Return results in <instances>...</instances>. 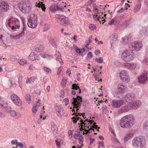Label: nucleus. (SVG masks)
Instances as JSON below:
<instances>
[{"instance_id": "obj_12", "label": "nucleus", "mask_w": 148, "mask_h": 148, "mask_svg": "<svg viewBox=\"0 0 148 148\" xmlns=\"http://www.w3.org/2000/svg\"><path fill=\"white\" fill-rule=\"evenodd\" d=\"M9 5L7 2H0V10L2 12H7L9 9Z\"/></svg>"}, {"instance_id": "obj_47", "label": "nucleus", "mask_w": 148, "mask_h": 148, "mask_svg": "<svg viewBox=\"0 0 148 148\" xmlns=\"http://www.w3.org/2000/svg\"><path fill=\"white\" fill-rule=\"evenodd\" d=\"M112 141L114 144H117L119 143V141L116 138H114L112 139Z\"/></svg>"}, {"instance_id": "obj_37", "label": "nucleus", "mask_w": 148, "mask_h": 148, "mask_svg": "<svg viewBox=\"0 0 148 148\" xmlns=\"http://www.w3.org/2000/svg\"><path fill=\"white\" fill-rule=\"evenodd\" d=\"M43 69L45 71L48 73H50L51 72V70L47 67L44 66L43 67Z\"/></svg>"}, {"instance_id": "obj_55", "label": "nucleus", "mask_w": 148, "mask_h": 148, "mask_svg": "<svg viewBox=\"0 0 148 148\" xmlns=\"http://www.w3.org/2000/svg\"><path fill=\"white\" fill-rule=\"evenodd\" d=\"M130 97H131L132 98H133V100H134V99H135L136 98L135 94L133 92L131 93L130 95Z\"/></svg>"}, {"instance_id": "obj_36", "label": "nucleus", "mask_w": 148, "mask_h": 148, "mask_svg": "<svg viewBox=\"0 0 148 148\" xmlns=\"http://www.w3.org/2000/svg\"><path fill=\"white\" fill-rule=\"evenodd\" d=\"M73 48L76 51V52L78 53H81V51L79 48L77 46L75 45H73Z\"/></svg>"}, {"instance_id": "obj_39", "label": "nucleus", "mask_w": 148, "mask_h": 148, "mask_svg": "<svg viewBox=\"0 0 148 148\" xmlns=\"http://www.w3.org/2000/svg\"><path fill=\"white\" fill-rule=\"evenodd\" d=\"M79 140V143L80 144H82L83 143L84 140V136L82 135H81L78 138Z\"/></svg>"}, {"instance_id": "obj_28", "label": "nucleus", "mask_w": 148, "mask_h": 148, "mask_svg": "<svg viewBox=\"0 0 148 148\" xmlns=\"http://www.w3.org/2000/svg\"><path fill=\"white\" fill-rule=\"evenodd\" d=\"M51 130L53 131V133L54 135H56L57 133L58 130L57 126L54 125H53L51 127Z\"/></svg>"}, {"instance_id": "obj_61", "label": "nucleus", "mask_w": 148, "mask_h": 148, "mask_svg": "<svg viewBox=\"0 0 148 148\" xmlns=\"http://www.w3.org/2000/svg\"><path fill=\"white\" fill-rule=\"evenodd\" d=\"M103 17H102L101 18L100 17H98L97 18V21H99L100 23H101V21H103L104 20V19H103Z\"/></svg>"}, {"instance_id": "obj_15", "label": "nucleus", "mask_w": 148, "mask_h": 148, "mask_svg": "<svg viewBox=\"0 0 148 148\" xmlns=\"http://www.w3.org/2000/svg\"><path fill=\"white\" fill-rule=\"evenodd\" d=\"M29 60L34 61L35 60H40V58L37 55H36L34 52H32L28 57Z\"/></svg>"}, {"instance_id": "obj_46", "label": "nucleus", "mask_w": 148, "mask_h": 148, "mask_svg": "<svg viewBox=\"0 0 148 148\" xmlns=\"http://www.w3.org/2000/svg\"><path fill=\"white\" fill-rule=\"evenodd\" d=\"M136 67V65L134 63L130 64V69L132 70L134 69Z\"/></svg>"}, {"instance_id": "obj_1", "label": "nucleus", "mask_w": 148, "mask_h": 148, "mask_svg": "<svg viewBox=\"0 0 148 148\" xmlns=\"http://www.w3.org/2000/svg\"><path fill=\"white\" fill-rule=\"evenodd\" d=\"M133 145L135 147L140 148H146V141L143 136H139L134 137L132 141Z\"/></svg>"}, {"instance_id": "obj_56", "label": "nucleus", "mask_w": 148, "mask_h": 148, "mask_svg": "<svg viewBox=\"0 0 148 148\" xmlns=\"http://www.w3.org/2000/svg\"><path fill=\"white\" fill-rule=\"evenodd\" d=\"M85 130V131L86 132V133H84V131H83V135H84L85 134H86L88 133H91L92 132V131H91V128L90 129H89L88 130Z\"/></svg>"}, {"instance_id": "obj_38", "label": "nucleus", "mask_w": 148, "mask_h": 148, "mask_svg": "<svg viewBox=\"0 0 148 148\" xmlns=\"http://www.w3.org/2000/svg\"><path fill=\"white\" fill-rule=\"evenodd\" d=\"M130 109L128 106H125L123 107L121 110L122 112H125L128 111Z\"/></svg>"}, {"instance_id": "obj_29", "label": "nucleus", "mask_w": 148, "mask_h": 148, "mask_svg": "<svg viewBox=\"0 0 148 148\" xmlns=\"http://www.w3.org/2000/svg\"><path fill=\"white\" fill-rule=\"evenodd\" d=\"M21 19L23 23V31L21 32L20 34H19V35L22 36L25 33L23 31V30H24L25 28V19L23 18H21Z\"/></svg>"}, {"instance_id": "obj_7", "label": "nucleus", "mask_w": 148, "mask_h": 148, "mask_svg": "<svg viewBox=\"0 0 148 148\" xmlns=\"http://www.w3.org/2000/svg\"><path fill=\"white\" fill-rule=\"evenodd\" d=\"M37 16L34 15L28 20L27 24L28 27L32 28H35L38 25L37 23Z\"/></svg>"}, {"instance_id": "obj_6", "label": "nucleus", "mask_w": 148, "mask_h": 148, "mask_svg": "<svg viewBox=\"0 0 148 148\" xmlns=\"http://www.w3.org/2000/svg\"><path fill=\"white\" fill-rule=\"evenodd\" d=\"M130 50L138 51L140 50L143 47L142 42L140 41L132 42L130 44Z\"/></svg>"}, {"instance_id": "obj_35", "label": "nucleus", "mask_w": 148, "mask_h": 148, "mask_svg": "<svg viewBox=\"0 0 148 148\" xmlns=\"http://www.w3.org/2000/svg\"><path fill=\"white\" fill-rule=\"evenodd\" d=\"M92 36H90L88 38V40H87L86 41V47L88 48L89 44L91 42V41L92 40Z\"/></svg>"}, {"instance_id": "obj_33", "label": "nucleus", "mask_w": 148, "mask_h": 148, "mask_svg": "<svg viewBox=\"0 0 148 148\" xmlns=\"http://www.w3.org/2000/svg\"><path fill=\"white\" fill-rule=\"evenodd\" d=\"M96 123L94 122L93 123V125H92L91 127V130L94 131V128H95V129L97 130V131H99V130L100 128V127H98V125H96Z\"/></svg>"}, {"instance_id": "obj_9", "label": "nucleus", "mask_w": 148, "mask_h": 148, "mask_svg": "<svg viewBox=\"0 0 148 148\" xmlns=\"http://www.w3.org/2000/svg\"><path fill=\"white\" fill-rule=\"evenodd\" d=\"M142 105V103L139 100L135 101L131 99L130 101V109L136 110L139 108Z\"/></svg>"}, {"instance_id": "obj_11", "label": "nucleus", "mask_w": 148, "mask_h": 148, "mask_svg": "<svg viewBox=\"0 0 148 148\" xmlns=\"http://www.w3.org/2000/svg\"><path fill=\"white\" fill-rule=\"evenodd\" d=\"M78 114H77V115L76 114L75 115L76 117H72L71 118V119H73V123H76L77 121V120H79V119H81L80 121V124L81 125V127L79 129H80V130L81 131V130H84V129L83 128V125L84 124V125H85V123L82 120V119H81V118L80 117H79V115L81 116V115H82L84 117V116L83 115V114H82L81 113L80 114L79 113H78Z\"/></svg>"}, {"instance_id": "obj_62", "label": "nucleus", "mask_w": 148, "mask_h": 148, "mask_svg": "<svg viewBox=\"0 0 148 148\" xmlns=\"http://www.w3.org/2000/svg\"><path fill=\"white\" fill-rule=\"evenodd\" d=\"M64 104L66 106H67L69 103V101L68 99L65 98L64 99Z\"/></svg>"}, {"instance_id": "obj_48", "label": "nucleus", "mask_w": 148, "mask_h": 148, "mask_svg": "<svg viewBox=\"0 0 148 148\" xmlns=\"http://www.w3.org/2000/svg\"><path fill=\"white\" fill-rule=\"evenodd\" d=\"M14 18H12L8 20V25L9 27H11V24L12 23V19H13Z\"/></svg>"}, {"instance_id": "obj_8", "label": "nucleus", "mask_w": 148, "mask_h": 148, "mask_svg": "<svg viewBox=\"0 0 148 148\" xmlns=\"http://www.w3.org/2000/svg\"><path fill=\"white\" fill-rule=\"evenodd\" d=\"M139 83L143 84L148 81V71H145L138 77Z\"/></svg>"}, {"instance_id": "obj_16", "label": "nucleus", "mask_w": 148, "mask_h": 148, "mask_svg": "<svg viewBox=\"0 0 148 148\" xmlns=\"http://www.w3.org/2000/svg\"><path fill=\"white\" fill-rule=\"evenodd\" d=\"M0 105L3 108H6L8 104L6 100L3 98H0Z\"/></svg>"}, {"instance_id": "obj_26", "label": "nucleus", "mask_w": 148, "mask_h": 148, "mask_svg": "<svg viewBox=\"0 0 148 148\" xmlns=\"http://www.w3.org/2000/svg\"><path fill=\"white\" fill-rule=\"evenodd\" d=\"M135 118L133 115L130 114V126L134 125L136 123Z\"/></svg>"}, {"instance_id": "obj_57", "label": "nucleus", "mask_w": 148, "mask_h": 148, "mask_svg": "<svg viewBox=\"0 0 148 148\" xmlns=\"http://www.w3.org/2000/svg\"><path fill=\"white\" fill-rule=\"evenodd\" d=\"M62 66H60L58 69V71L57 72V74L58 75H59L60 72L62 71Z\"/></svg>"}, {"instance_id": "obj_54", "label": "nucleus", "mask_w": 148, "mask_h": 148, "mask_svg": "<svg viewBox=\"0 0 148 148\" xmlns=\"http://www.w3.org/2000/svg\"><path fill=\"white\" fill-rule=\"evenodd\" d=\"M105 107L103 108V111L104 113H105L106 114H108L109 112L108 111L107 107H106V106H105Z\"/></svg>"}, {"instance_id": "obj_13", "label": "nucleus", "mask_w": 148, "mask_h": 148, "mask_svg": "<svg viewBox=\"0 0 148 148\" xmlns=\"http://www.w3.org/2000/svg\"><path fill=\"white\" fill-rule=\"evenodd\" d=\"M121 58L124 61L126 62L130 61V51L129 50H126L122 53Z\"/></svg>"}, {"instance_id": "obj_5", "label": "nucleus", "mask_w": 148, "mask_h": 148, "mask_svg": "<svg viewBox=\"0 0 148 148\" xmlns=\"http://www.w3.org/2000/svg\"><path fill=\"white\" fill-rule=\"evenodd\" d=\"M120 124L121 127L127 128H130V115L123 116L120 120Z\"/></svg>"}, {"instance_id": "obj_50", "label": "nucleus", "mask_w": 148, "mask_h": 148, "mask_svg": "<svg viewBox=\"0 0 148 148\" xmlns=\"http://www.w3.org/2000/svg\"><path fill=\"white\" fill-rule=\"evenodd\" d=\"M123 66L128 69H130V63H124Z\"/></svg>"}, {"instance_id": "obj_49", "label": "nucleus", "mask_w": 148, "mask_h": 148, "mask_svg": "<svg viewBox=\"0 0 148 148\" xmlns=\"http://www.w3.org/2000/svg\"><path fill=\"white\" fill-rule=\"evenodd\" d=\"M95 60L97 61H98L99 63H102L103 61V59L101 57L99 58V59L97 58H96Z\"/></svg>"}, {"instance_id": "obj_21", "label": "nucleus", "mask_w": 148, "mask_h": 148, "mask_svg": "<svg viewBox=\"0 0 148 148\" xmlns=\"http://www.w3.org/2000/svg\"><path fill=\"white\" fill-rule=\"evenodd\" d=\"M14 104L18 107H22V101L20 100L19 97H17L16 99L13 102Z\"/></svg>"}, {"instance_id": "obj_20", "label": "nucleus", "mask_w": 148, "mask_h": 148, "mask_svg": "<svg viewBox=\"0 0 148 148\" xmlns=\"http://www.w3.org/2000/svg\"><path fill=\"white\" fill-rule=\"evenodd\" d=\"M117 88L120 93H123L124 92L125 87L123 84H120L118 85Z\"/></svg>"}, {"instance_id": "obj_51", "label": "nucleus", "mask_w": 148, "mask_h": 148, "mask_svg": "<svg viewBox=\"0 0 148 148\" xmlns=\"http://www.w3.org/2000/svg\"><path fill=\"white\" fill-rule=\"evenodd\" d=\"M96 27L94 24H90L89 25V27L91 30H93L95 29Z\"/></svg>"}, {"instance_id": "obj_43", "label": "nucleus", "mask_w": 148, "mask_h": 148, "mask_svg": "<svg viewBox=\"0 0 148 148\" xmlns=\"http://www.w3.org/2000/svg\"><path fill=\"white\" fill-rule=\"evenodd\" d=\"M130 139V134H128L125 137L124 139V143H126Z\"/></svg>"}, {"instance_id": "obj_19", "label": "nucleus", "mask_w": 148, "mask_h": 148, "mask_svg": "<svg viewBox=\"0 0 148 148\" xmlns=\"http://www.w3.org/2000/svg\"><path fill=\"white\" fill-rule=\"evenodd\" d=\"M11 24L12 25H14L15 27H17L18 28H19L20 27V23L18 20L15 18L13 19L12 22Z\"/></svg>"}, {"instance_id": "obj_24", "label": "nucleus", "mask_w": 148, "mask_h": 148, "mask_svg": "<svg viewBox=\"0 0 148 148\" xmlns=\"http://www.w3.org/2000/svg\"><path fill=\"white\" fill-rule=\"evenodd\" d=\"M49 42L54 47L56 48V40L53 38L51 37L49 38Z\"/></svg>"}, {"instance_id": "obj_45", "label": "nucleus", "mask_w": 148, "mask_h": 148, "mask_svg": "<svg viewBox=\"0 0 148 148\" xmlns=\"http://www.w3.org/2000/svg\"><path fill=\"white\" fill-rule=\"evenodd\" d=\"M72 89L77 90L78 88H79V87L77 85V84H74L72 85Z\"/></svg>"}, {"instance_id": "obj_44", "label": "nucleus", "mask_w": 148, "mask_h": 148, "mask_svg": "<svg viewBox=\"0 0 148 148\" xmlns=\"http://www.w3.org/2000/svg\"><path fill=\"white\" fill-rule=\"evenodd\" d=\"M27 62L25 60H21L19 62V64L21 65H24L26 64Z\"/></svg>"}, {"instance_id": "obj_18", "label": "nucleus", "mask_w": 148, "mask_h": 148, "mask_svg": "<svg viewBox=\"0 0 148 148\" xmlns=\"http://www.w3.org/2000/svg\"><path fill=\"white\" fill-rule=\"evenodd\" d=\"M55 56L56 59L58 60L61 64L63 63V62L61 58V56L60 53L58 51H56L55 54Z\"/></svg>"}, {"instance_id": "obj_10", "label": "nucleus", "mask_w": 148, "mask_h": 148, "mask_svg": "<svg viewBox=\"0 0 148 148\" xmlns=\"http://www.w3.org/2000/svg\"><path fill=\"white\" fill-rule=\"evenodd\" d=\"M120 77L123 82H128L130 80L128 73L125 70L122 71L120 73Z\"/></svg>"}, {"instance_id": "obj_53", "label": "nucleus", "mask_w": 148, "mask_h": 148, "mask_svg": "<svg viewBox=\"0 0 148 148\" xmlns=\"http://www.w3.org/2000/svg\"><path fill=\"white\" fill-rule=\"evenodd\" d=\"M143 63H145L146 65H148V57L145 58L143 61Z\"/></svg>"}, {"instance_id": "obj_31", "label": "nucleus", "mask_w": 148, "mask_h": 148, "mask_svg": "<svg viewBox=\"0 0 148 148\" xmlns=\"http://www.w3.org/2000/svg\"><path fill=\"white\" fill-rule=\"evenodd\" d=\"M43 46L41 45H37L35 48V51L38 52L41 51L43 50Z\"/></svg>"}, {"instance_id": "obj_52", "label": "nucleus", "mask_w": 148, "mask_h": 148, "mask_svg": "<svg viewBox=\"0 0 148 148\" xmlns=\"http://www.w3.org/2000/svg\"><path fill=\"white\" fill-rule=\"evenodd\" d=\"M92 5L94 8V10H93V12H96V11H97L98 10L97 8V6L95 3H93Z\"/></svg>"}, {"instance_id": "obj_58", "label": "nucleus", "mask_w": 148, "mask_h": 148, "mask_svg": "<svg viewBox=\"0 0 148 148\" xmlns=\"http://www.w3.org/2000/svg\"><path fill=\"white\" fill-rule=\"evenodd\" d=\"M17 146H18L20 147L21 148H23L24 146L23 145V144L20 142H18L17 144L16 145Z\"/></svg>"}, {"instance_id": "obj_41", "label": "nucleus", "mask_w": 148, "mask_h": 148, "mask_svg": "<svg viewBox=\"0 0 148 148\" xmlns=\"http://www.w3.org/2000/svg\"><path fill=\"white\" fill-rule=\"evenodd\" d=\"M56 5H53L50 7L49 10H50L52 12H54L56 10Z\"/></svg>"}, {"instance_id": "obj_23", "label": "nucleus", "mask_w": 148, "mask_h": 148, "mask_svg": "<svg viewBox=\"0 0 148 148\" xmlns=\"http://www.w3.org/2000/svg\"><path fill=\"white\" fill-rule=\"evenodd\" d=\"M10 115L13 116H16L17 118H18L21 116V114L19 113H16L14 110H12L10 111Z\"/></svg>"}, {"instance_id": "obj_30", "label": "nucleus", "mask_w": 148, "mask_h": 148, "mask_svg": "<svg viewBox=\"0 0 148 148\" xmlns=\"http://www.w3.org/2000/svg\"><path fill=\"white\" fill-rule=\"evenodd\" d=\"M21 19L23 23V31L21 32L20 34H19V35L22 36L25 33L23 31V30H24L25 28V19L23 18H21Z\"/></svg>"}, {"instance_id": "obj_17", "label": "nucleus", "mask_w": 148, "mask_h": 148, "mask_svg": "<svg viewBox=\"0 0 148 148\" xmlns=\"http://www.w3.org/2000/svg\"><path fill=\"white\" fill-rule=\"evenodd\" d=\"M55 109L56 111L57 112V114L58 116L63 115V114L64 113L63 110L61 108L60 106H56Z\"/></svg>"}, {"instance_id": "obj_2", "label": "nucleus", "mask_w": 148, "mask_h": 148, "mask_svg": "<svg viewBox=\"0 0 148 148\" xmlns=\"http://www.w3.org/2000/svg\"><path fill=\"white\" fill-rule=\"evenodd\" d=\"M18 7L19 10L22 12L25 13H29L31 10L29 2L28 1H21L19 4Z\"/></svg>"}, {"instance_id": "obj_40", "label": "nucleus", "mask_w": 148, "mask_h": 148, "mask_svg": "<svg viewBox=\"0 0 148 148\" xmlns=\"http://www.w3.org/2000/svg\"><path fill=\"white\" fill-rule=\"evenodd\" d=\"M143 128L144 130L147 131H148V122H145L143 125Z\"/></svg>"}, {"instance_id": "obj_4", "label": "nucleus", "mask_w": 148, "mask_h": 148, "mask_svg": "<svg viewBox=\"0 0 148 148\" xmlns=\"http://www.w3.org/2000/svg\"><path fill=\"white\" fill-rule=\"evenodd\" d=\"M77 97L76 98H73L71 100L72 104L73 106V108L74 109L75 108L76 109V111L77 112L79 110L78 108L80 106L82 103V98L80 96L77 95Z\"/></svg>"}, {"instance_id": "obj_14", "label": "nucleus", "mask_w": 148, "mask_h": 148, "mask_svg": "<svg viewBox=\"0 0 148 148\" xmlns=\"http://www.w3.org/2000/svg\"><path fill=\"white\" fill-rule=\"evenodd\" d=\"M124 103L123 100H120L118 101H113L111 104L112 106L114 108H118L120 107Z\"/></svg>"}, {"instance_id": "obj_32", "label": "nucleus", "mask_w": 148, "mask_h": 148, "mask_svg": "<svg viewBox=\"0 0 148 148\" xmlns=\"http://www.w3.org/2000/svg\"><path fill=\"white\" fill-rule=\"evenodd\" d=\"M128 36H125L122 38L121 42L125 44H126L128 43Z\"/></svg>"}, {"instance_id": "obj_25", "label": "nucleus", "mask_w": 148, "mask_h": 148, "mask_svg": "<svg viewBox=\"0 0 148 148\" xmlns=\"http://www.w3.org/2000/svg\"><path fill=\"white\" fill-rule=\"evenodd\" d=\"M141 7V3L140 1H139L136 4L134 10V11L135 12H137L140 9Z\"/></svg>"}, {"instance_id": "obj_3", "label": "nucleus", "mask_w": 148, "mask_h": 148, "mask_svg": "<svg viewBox=\"0 0 148 148\" xmlns=\"http://www.w3.org/2000/svg\"><path fill=\"white\" fill-rule=\"evenodd\" d=\"M55 17L60 20V24L64 26H67L70 24V21L69 18L64 15L56 14Z\"/></svg>"}, {"instance_id": "obj_60", "label": "nucleus", "mask_w": 148, "mask_h": 148, "mask_svg": "<svg viewBox=\"0 0 148 148\" xmlns=\"http://www.w3.org/2000/svg\"><path fill=\"white\" fill-rule=\"evenodd\" d=\"M17 143V140H12L11 142V143L12 145L16 144V145Z\"/></svg>"}, {"instance_id": "obj_42", "label": "nucleus", "mask_w": 148, "mask_h": 148, "mask_svg": "<svg viewBox=\"0 0 148 148\" xmlns=\"http://www.w3.org/2000/svg\"><path fill=\"white\" fill-rule=\"evenodd\" d=\"M17 97H19L15 94H13L10 97L11 99L13 102L16 99Z\"/></svg>"}, {"instance_id": "obj_27", "label": "nucleus", "mask_w": 148, "mask_h": 148, "mask_svg": "<svg viewBox=\"0 0 148 148\" xmlns=\"http://www.w3.org/2000/svg\"><path fill=\"white\" fill-rule=\"evenodd\" d=\"M36 6H38L39 8H41L43 11H45L46 10L45 5L42 2H39L38 3L36 4Z\"/></svg>"}, {"instance_id": "obj_64", "label": "nucleus", "mask_w": 148, "mask_h": 148, "mask_svg": "<svg viewBox=\"0 0 148 148\" xmlns=\"http://www.w3.org/2000/svg\"><path fill=\"white\" fill-rule=\"evenodd\" d=\"M87 56L89 58H91L92 56V53L90 52H89L87 54Z\"/></svg>"}, {"instance_id": "obj_22", "label": "nucleus", "mask_w": 148, "mask_h": 148, "mask_svg": "<svg viewBox=\"0 0 148 148\" xmlns=\"http://www.w3.org/2000/svg\"><path fill=\"white\" fill-rule=\"evenodd\" d=\"M140 33L142 34L148 36V27H143L140 30Z\"/></svg>"}, {"instance_id": "obj_63", "label": "nucleus", "mask_w": 148, "mask_h": 148, "mask_svg": "<svg viewBox=\"0 0 148 148\" xmlns=\"http://www.w3.org/2000/svg\"><path fill=\"white\" fill-rule=\"evenodd\" d=\"M30 81H31L32 82H33L37 79V77H36L34 76L30 77Z\"/></svg>"}, {"instance_id": "obj_34", "label": "nucleus", "mask_w": 148, "mask_h": 148, "mask_svg": "<svg viewBox=\"0 0 148 148\" xmlns=\"http://www.w3.org/2000/svg\"><path fill=\"white\" fill-rule=\"evenodd\" d=\"M31 96L29 94H27L25 96V98L27 102L28 103H31Z\"/></svg>"}, {"instance_id": "obj_59", "label": "nucleus", "mask_w": 148, "mask_h": 148, "mask_svg": "<svg viewBox=\"0 0 148 148\" xmlns=\"http://www.w3.org/2000/svg\"><path fill=\"white\" fill-rule=\"evenodd\" d=\"M80 132H79V133H76L74 134V136L75 138L77 139V137H79L81 135L80 134Z\"/></svg>"}]
</instances>
